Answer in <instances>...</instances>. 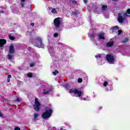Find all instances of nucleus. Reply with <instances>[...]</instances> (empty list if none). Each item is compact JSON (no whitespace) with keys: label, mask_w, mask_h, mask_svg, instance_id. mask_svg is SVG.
<instances>
[{"label":"nucleus","mask_w":130,"mask_h":130,"mask_svg":"<svg viewBox=\"0 0 130 130\" xmlns=\"http://www.w3.org/2000/svg\"><path fill=\"white\" fill-rule=\"evenodd\" d=\"M128 14H130V9H128L127 10V12L125 13L124 14H122V13H119L118 15V22H119V23H123V22H124V21H125V19H126V18H127V17H128Z\"/></svg>","instance_id":"f257e3e1"},{"label":"nucleus","mask_w":130,"mask_h":130,"mask_svg":"<svg viewBox=\"0 0 130 130\" xmlns=\"http://www.w3.org/2000/svg\"><path fill=\"white\" fill-rule=\"evenodd\" d=\"M31 42H32L35 46L39 47V48H43L44 47V46L42 44V38L40 37H36L35 40L34 42L31 41Z\"/></svg>","instance_id":"f03ea898"},{"label":"nucleus","mask_w":130,"mask_h":130,"mask_svg":"<svg viewBox=\"0 0 130 130\" xmlns=\"http://www.w3.org/2000/svg\"><path fill=\"white\" fill-rule=\"evenodd\" d=\"M69 92L72 96L74 97H81L83 95L82 91L81 90H78L77 89H71L70 90Z\"/></svg>","instance_id":"7ed1b4c3"},{"label":"nucleus","mask_w":130,"mask_h":130,"mask_svg":"<svg viewBox=\"0 0 130 130\" xmlns=\"http://www.w3.org/2000/svg\"><path fill=\"white\" fill-rule=\"evenodd\" d=\"M106 58L110 64H113L116 62V59H115V57L111 54H107Z\"/></svg>","instance_id":"20e7f679"},{"label":"nucleus","mask_w":130,"mask_h":130,"mask_svg":"<svg viewBox=\"0 0 130 130\" xmlns=\"http://www.w3.org/2000/svg\"><path fill=\"white\" fill-rule=\"evenodd\" d=\"M52 115V110L49 109L46 110V111L43 113L42 115V117L44 119H47V118H49Z\"/></svg>","instance_id":"39448f33"},{"label":"nucleus","mask_w":130,"mask_h":130,"mask_svg":"<svg viewBox=\"0 0 130 130\" xmlns=\"http://www.w3.org/2000/svg\"><path fill=\"white\" fill-rule=\"evenodd\" d=\"M54 25L56 30H58V29H59L60 25H61L60 17L56 18L54 20Z\"/></svg>","instance_id":"423d86ee"},{"label":"nucleus","mask_w":130,"mask_h":130,"mask_svg":"<svg viewBox=\"0 0 130 130\" xmlns=\"http://www.w3.org/2000/svg\"><path fill=\"white\" fill-rule=\"evenodd\" d=\"M122 32V31H121V30L118 29V27L117 26L112 27L110 29V33H112L113 34H115V33H117V35H120Z\"/></svg>","instance_id":"0eeeda50"},{"label":"nucleus","mask_w":130,"mask_h":130,"mask_svg":"<svg viewBox=\"0 0 130 130\" xmlns=\"http://www.w3.org/2000/svg\"><path fill=\"white\" fill-rule=\"evenodd\" d=\"M51 93H52V88L48 86H45L43 90V94H44L45 95L50 94Z\"/></svg>","instance_id":"6e6552de"},{"label":"nucleus","mask_w":130,"mask_h":130,"mask_svg":"<svg viewBox=\"0 0 130 130\" xmlns=\"http://www.w3.org/2000/svg\"><path fill=\"white\" fill-rule=\"evenodd\" d=\"M48 52L50 54L51 56H52V57H54V56H55V52L54 51L53 47L49 46Z\"/></svg>","instance_id":"1a4fd4ad"},{"label":"nucleus","mask_w":130,"mask_h":130,"mask_svg":"<svg viewBox=\"0 0 130 130\" xmlns=\"http://www.w3.org/2000/svg\"><path fill=\"white\" fill-rule=\"evenodd\" d=\"M35 109L36 111H39L40 108V103L38 102L37 99H35V104L34 105Z\"/></svg>","instance_id":"9d476101"},{"label":"nucleus","mask_w":130,"mask_h":130,"mask_svg":"<svg viewBox=\"0 0 130 130\" xmlns=\"http://www.w3.org/2000/svg\"><path fill=\"white\" fill-rule=\"evenodd\" d=\"M95 58H96V60L99 63V64H102L101 63V61H102V54H98L95 55Z\"/></svg>","instance_id":"9b49d317"},{"label":"nucleus","mask_w":130,"mask_h":130,"mask_svg":"<svg viewBox=\"0 0 130 130\" xmlns=\"http://www.w3.org/2000/svg\"><path fill=\"white\" fill-rule=\"evenodd\" d=\"M9 53L13 54L15 53V49L14 48V45H11L9 48Z\"/></svg>","instance_id":"f8f14e48"},{"label":"nucleus","mask_w":130,"mask_h":130,"mask_svg":"<svg viewBox=\"0 0 130 130\" xmlns=\"http://www.w3.org/2000/svg\"><path fill=\"white\" fill-rule=\"evenodd\" d=\"M7 43V40L5 39H0V46L1 47H3L5 44Z\"/></svg>","instance_id":"ddd939ff"},{"label":"nucleus","mask_w":130,"mask_h":130,"mask_svg":"<svg viewBox=\"0 0 130 130\" xmlns=\"http://www.w3.org/2000/svg\"><path fill=\"white\" fill-rule=\"evenodd\" d=\"M113 44H114V42L113 41H110L107 43L106 46L107 47H112Z\"/></svg>","instance_id":"4468645a"},{"label":"nucleus","mask_w":130,"mask_h":130,"mask_svg":"<svg viewBox=\"0 0 130 130\" xmlns=\"http://www.w3.org/2000/svg\"><path fill=\"white\" fill-rule=\"evenodd\" d=\"M51 36H48V42H49V44H53L54 40H53V39H51Z\"/></svg>","instance_id":"2eb2a0df"},{"label":"nucleus","mask_w":130,"mask_h":130,"mask_svg":"<svg viewBox=\"0 0 130 130\" xmlns=\"http://www.w3.org/2000/svg\"><path fill=\"white\" fill-rule=\"evenodd\" d=\"M103 86L104 87H108V86H109V81L105 80L103 83Z\"/></svg>","instance_id":"dca6fc26"},{"label":"nucleus","mask_w":130,"mask_h":130,"mask_svg":"<svg viewBox=\"0 0 130 130\" xmlns=\"http://www.w3.org/2000/svg\"><path fill=\"white\" fill-rule=\"evenodd\" d=\"M20 4L22 8H24V6L26 5V0H21Z\"/></svg>","instance_id":"f3484780"},{"label":"nucleus","mask_w":130,"mask_h":130,"mask_svg":"<svg viewBox=\"0 0 130 130\" xmlns=\"http://www.w3.org/2000/svg\"><path fill=\"white\" fill-rule=\"evenodd\" d=\"M51 12L54 15H56V14H57V11H56V9H55V8H52L51 10Z\"/></svg>","instance_id":"a211bd4d"},{"label":"nucleus","mask_w":130,"mask_h":130,"mask_svg":"<svg viewBox=\"0 0 130 130\" xmlns=\"http://www.w3.org/2000/svg\"><path fill=\"white\" fill-rule=\"evenodd\" d=\"M99 38L100 39H105V37L104 34H101L99 35Z\"/></svg>","instance_id":"6ab92c4d"},{"label":"nucleus","mask_w":130,"mask_h":130,"mask_svg":"<svg viewBox=\"0 0 130 130\" xmlns=\"http://www.w3.org/2000/svg\"><path fill=\"white\" fill-rule=\"evenodd\" d=\"M39 116V114H37V113H35L34 115V120H37V117H38Z\"/></svg>","instance_id":"aec40b11"},{"label":"nucleus","mask_w":130,"mask_h":130,"mask_svg":"<svg viewBox=\"0 0 130 130\" xmlns=\"http://www.w3.org/2000/svg\"><path fill=\"white\" fill-rule=\"evenodd\" d=\"M7 58H8V59H12V58H13V54H9L7 55Z\"/></svg>","instance_id":"412c9836"},{"label":"nucleus","mask_w":130,"mask_h":130,"mask_svg":"<svg viewBox=\"0 0 130 130\" xmlns=\"http://www.w3.org/2000/svg\"><path fill=\"white\" fill-rule=\"evenodd\" d=\"M77 14H78V11L75 10L72 12V15H73V16H77Z\"/></svg>","instance_id":"4be33fe9"},{"label":"nucleus","mask_w":130,"mask_h":130,"mask_svg":"<svg viewBox=\"0 0 130 130\" xmlns=\"http://www.w3.org/2000/svg\"><path fill=\"white\" fill-rule=\"evenodd\" d=\"M27 76L28 78H32V77H33V74L31 73H28L27 74Z\"/></svg>","instance_id":"5701e85b"},{"label":"nucleus","mask_w":130,"mask_h":130,"mask_svg":"<svg viewBox=\"0 0 130 130\" xmlns=\"http://www.w3.org/2000/svg\"><path fill=\"white\" fill-rule=\"evenodd\" d=\"M56 67V63H52L51 66V68H52L53 69H55Z\"/></svg>","instance_id":"b1692460"},{"label":"nucleus","mask_w":130,"mask_h":130,"mask_svg":"<svg viewBox=\"0 0 130 130\" xmlns=\"http://www.w3.org/2000/svg\"><path fill=\"white\" fill-rule=\"evenodd\" d=\"M9 38L10 40H15V37L11 36L10 35H9Z\"/></svg>","instance_id":"393cba45"},{"label":"nucleus","mask_w":130,"mask_h":130,"mask_svg":"<svg viewBox=\"0 0 130 130\" xmlns=\"http://www.w3.org/2000/svg\"><path fill=\"white\" fill-rule=\"evenodd\" d=\"M102 9L103 11H105V10H106V9H107V6L103 5L102 7Z\"/></svg>","instance_id":"a878e982"},{"label":"nucleus","mask_w":130,"mask_h":130,"mask_svg":"<svg viewBox=\"0 0 130 130\" xmlns=\"http://www.w3.org/2000/svg\"><path fill=\"white\" fill-rule=\"evenodd\" d=\"M127 41H128V38H125L124 40H123V43H125L126 42H127Z\"/></svg>","instance_id":"bb28decb"},{"label":"nucleus","mask_w":130,"mask_h":130,"mask_svg":"<svg viewBox=\"0 0 130 130\" xmlns=\"http://www.w3.org/2000/svg\"><path fill=\"white\" fill-rule=\"evenodd\" d=\"M58 73V72L57 71V70H55V71L52 72L53 75H54V76H56V74Z\"/></svg>","instance_id":"cd10ccee"},{"label":"nucleus","mask_w":130,"mask_h":130,"mask_svg":"<svg viewBox=\"0 0 130 130\" xmlns=\"http://www.w3.org/2000/svg\"><path fill=\"white\" fill-rule=\"evenodd\" d=\"M35 66V63L34 62L30 63L29 64V67H30V68H33V67H34Z\"/></svg>","instance_id":"c85d7f7f"},{"label":"nucleus","mask_w":130,"mask_h":130,"mask_svg":"<svg viewBox=\"0 0 130 130\" xmlns=\"http://www.w3.org/2000/svg\"><path fill=\"white\" fill-rule=\"evenodd\" d=\"M78 83H82L83 82V79L82 78H79L78 80Z\"/></svg>","instance_id":"c756f323"},{"label":"nucleus","mask_w":130,"mask_h":130,"mask_svg":"<svg viewBox=\"0 0 130 130\" xmlns=\"http://www.w3.org/2000/svg\"><path fill=\"white\" fill-rule=\"evenodd\" d=\"M53 36H54V37H55V38L58 37V34H57V33H56H56H54Z\"/></svg>","instance_id":"7c9ffc66"},{"label":"nucleus","mask_w":130,"mask_h":130,"mask_svg":"<svg viewBox=\"0 0 130 130\" xmlns=\"http://www.w3.org/2000/svg\"><path fill=\"white\" fill-rule=\"evenodd\" d=\"M35 57H36L37 58H39V57H40V56L39 55V54H36L35 55Z\"/></svg>","instance_id":"2f4dec72"},{"label":"nucleus","mask_w":130,"mask_h":130,"mask_svg":"<svg viewBox=\"0 0 130 130\" xmlns=\"http://www.w3.org/2000/svg\"><path fill=\"white\" fill-rule=\"evenodd\" d=\"M94 35H90V39L92 40V39H94Z\"/></svg>","instance_id":"473e14b6"},{"label":"nucleus","mask_w":130,"mask_h":130,"mask_svg":"<svg viewBox=\"0 0 130 130\" xmlns=\"http://www.w3.org/2000/svg\"><path fill=\"white\" fill-rule=\"evenodd\" d=\"M107 91H110L111 90V86H109V87H107Z\"/></svg>","instance_id":"72a5a7b5"},{"label":"nucleus","mask_w":130,"mask_h":130,"mask_svg":"<svg viewBox=\"0 0 130 130\" xmlns=\"http://www.w3.org/2000/svg\"><path fill=\"white\" fill-rule=\"evenodd\" d=\"M83 100H84V101H90V100H91L90 99H83Z\"/></svg>","instance_id":"f704fd0d"},{"label":"nucleus","mask_w":130,"mask_h":130,"mask_svg":"<svg viewBox=\"0 0 130 130\" xmlns=\"http://www.w3.org/2000/svg\"><path fill=\"white\" fill-rule=\"evenodd\" d=\"M14 130H20V129L19 127H16L15 128Z\"/></svg>","instance_id":"c9c22d12"},{"label":"nucleus","mask_w":130,"mask_h":130,"mask_svg":"<svg viewBox=\"0 0 130 130\" xmlns=\"http://www.w3.org/2000/svg\"><path fill=\"white\" fill-rule=\"evenodd\" d=\"M11 78H12V75H9L8 76V79H11Z\"/></svg>","instance_id":"e433bc0d"},{"label":"nucleus","mask_w":130,"mask_h":130,"mask_svg":"<svg viewBox=\"0 0 130 130\" xmlns=\"http://www.w3.org/2000/svg\"><path fill=\"white\" fill-rule=\"evenodd\" d=\"M51 129V130H56V128L55 127H52V128Z\"/></svg>","instance_id":"4c0bfd02"},{"label":"nucleus","mask_w":130,"mask_h":130,"mask_svg":"<svg viewBox=\"0 0 130 130\" xmlns=\"http://www.w3.org/2000/svg\"><path fill=\"white\" fill-rule=\"evenodd\" d=\"M84 4H87V2H88V0H83Z\"/></svg>","instance_id":"58836bf2"},{"label":"nucleus","mask_w":130,"mask_h":130,"mask_svg":"<svg viewBox=\"0 0 130 130\" xmlns=\"http://www.w3.org/2000/svg\"><path fill=\"white\" fill-rule=\"evenodd\" d=\"M7 82L8 83H10V78L7 79Z\"/></svg>","instance_id":"ea45409f"},{"label":"nucleus","mask_w":130,"mask_h":130,"mask_svg":"<svg viewBox=\"0 0 130 130\" xmlns=\"http://www.w3.org/2000/svg\"><path fill=\"white\" fill-rule=\"evenodd\" d=\"M16 101H17V102H20V99H17Z\"/></svg>","instance_id":"a19ab883"},{"label":"nucleus","mask_w":130,"mask_h":130,"mask_svg":"<svg viewBox=\"0 0 130 130\" xmlns=\"http://www.w3.org/2000/svg\"><path fill=\"white\" fill-rule=\"evenodd\" d=\"M0 117H3V114L0 112Z\"/></svg>","instance_id":"79ce46f5"},{"label":"nucleus","mask_w":130,"mask_h":130,"mask_svg":"<svg viewBox=\"0 0 130 130\" xmlns=\"http://www.w3.org/2000/svg\"><path fill=\"white\" fill-rule=\"evenodd\" d=\"M94 42H95L96 45H98V43H97V41H95Z\"/></svg>","instance_id":"37998d69"},{"label":"nucleus","mask_w":130,"mask_h":130,"mask_svg":"<svg viewBox=\"0 0 130 130\" xmlns=\"http://www.w3.org/2000/svg\"><path fill=\"white\" fill-rule=\"evenodd\" d=\"M27 49H28V50H31V47H28V48H27Z\"/></svg>","instance_id":"c03bdc74"},{"label":"nucleus","mask_w":130,"mask_h":130,"mask_svg":"<svg viewBox=\"0 0 130 130\" xmlns=\"http://www.w3.org/2000/svg\"><path fill=\"white\" fill-rule=\"evenodd\" d=\"M1 14H4V11H0Z\"/></svg>","instance_id":"a18cd8bd"},{"label":"nucleus","mask_w":130,"mask_h":130,"mask_svg":"<svg viewBox=\"0 0 130 130\" xmlns=\"http://www.w3.org/2000/svg\"><path fill=\"white\" fill-rule=\"evenodd\" d=\"M31 26H34V23H30Z\"/></svg>","instance_id":"49530a36"},{"label":"nucleus","mask_w":130,"mask_h":130,"mask_svg":"<svg viewBox=\"0 0 130 130\" xmlns=\"http://www.w3.org/2000/svg\"><path fill=\"white\" fill-rule=\"evenodd\" d=\"M12 12L14 13H15V11H14V10L12 9Z\"/></svg>","instance_id":"de8ad7c7"},{"label":"nucleus","mask_w":130,"mask_h":130,"mask_svg":"<svg viewBox=\"0 0 130 130\" xmlns=\"http://www.w3.org/2000/svg\"><path fill=\"white\" fill-rule=\"evenodd\" d=\"M113 2H117L118 0H112Z\"/></svg>","instance_id":"09e8293b"},{"label":"nucleus","mask_w":130,"mask_h":130,"mask_svg":"<svg viewBox=\"0 0 130 130\" xmlns=\"http://www.w3.org/2000/svg\"><path fill=\"white\" fill-rule=\"evenodd\" d=\"M60 130H67V129H63V128H60Z\"/></svg>","instance_id":"8fccbe9b"},{"label":"nucleus","mask_w":130,"mask_h":130,"mask_svg":"<svg viewBox=\"0 0 130 130\" xmlns=\"http://www.w3.org/2000/svg\"><path fill=\"white\" fill-rule=\"evenodd\" d=\"M58 47H61V45H60Z\"/></svg>","instance_id":"3c124183"},{"label":"nucleus","mask_w":130,"mask_h":130,"mask_svg":"<svg viewBox=\"0 0 130 130\" xmlns=\"http://www.w3.org/2000/svg\"><path fill=\"white\" fill-rule=\"evenodd\" d=\"M74 4H77V2H74Z\"/></svg>","instance_id":"603ef678"}]
</instances>
